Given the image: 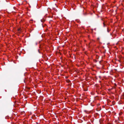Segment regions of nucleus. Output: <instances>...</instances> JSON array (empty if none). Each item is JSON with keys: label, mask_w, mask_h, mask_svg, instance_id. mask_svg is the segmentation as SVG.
<instances>
[{"label": "nucleus", "mask_w": 124, "mask_h": 124, "mask_svg": "<svg viewBox=\"0 0 124 124\" xmlns=\"http://www.w3.org/2000/svg\"><path fill=\"white\" fill-rule=\"evenodd\" d=\"M21 29L20 28H19L18 29V31L19 33H20V30Z\"/></svg>", "instance_id": "f257e3e1"}, {"label": "nucleus", "mask_w": 124, "mask_h": 124, "mask_svg": "<svg viewBox=\"0 0 124 124\" xmlns=\"http://www.w3.org/2000/svg\"><path fill=\"white\" fill-rule=\"evenodd\" d=\"M84 90H85V91H87V90H85V89H84Z\"/></svg>", "instance_id": "f03ea898"}, {"label": "nucleus", "mask_w": 124, "mask_h": 124, "mask_svg": "<svg viewBox=\"0 0 124 124\" xmlns=\"http://www.w3.org/2000/svg\"><path fill=\"white\" fill-rule=\"evenodd\" d=\"M103 24H104V26H105V24H104V23H103Z\"/></svg>", "instance_id": "7ed1b4c3"}, {"label": "nucleus", "mask_w": 124, "mask_h": 124, "mask_svg": "<svg viewBox=\"0 0 124 124\" xmlns=\"http://www.w3.org/2000/svg\"><path fill=\"white\" fill-rule=\"evenodd\" d=\"M25 86V87H26V86Z\"/></svg>", "instance_id": "20e7f679"}]
</instances>
